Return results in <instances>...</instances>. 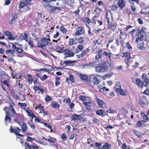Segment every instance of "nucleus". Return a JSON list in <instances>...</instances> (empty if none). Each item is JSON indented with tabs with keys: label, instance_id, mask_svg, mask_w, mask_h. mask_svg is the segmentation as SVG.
<instances>
[{
	"label": "nucleus",
	"instance_id": "obj_1",
	"mask_svg": "<svg viewBox=\"0 0 149 149\" xmlns=\"http://www.w3.org/2000/svg\"><path fill=\"white\" fill-rule=\"evenodd\" d=\"M3 110L5 112L6 114L5 118V121H7L8 120L10 122L12 120L11 116H13L14 115L17 114L13 106L12 105L9 107L6 106L3 108Z\"/></svg>",
	"mask_w": 149,
	"mask_h": 149
},
{
	"label": "nucleus",
	"instance_id": "obj_2",
	"mask_svg": "<svg viewBox=\"0 0 149 149\" xmlns=\"http://www.w3.org/2000/svg\"><path fill=\"white\" fill-rule=\"evenodd\" d=\"M65 47L63 45H62L61 47L60 48L58 47V48H56V50L57 49H59V50L56 51V52L60 53L64 52V55L65 56L64 57V59H66L68 57H73L75 54L74 52L69 49H64Z\"/></svg>",
	"mask_w": 149,
	"mask_h": 149
},
{
	"label": "nucleus",
	"instance_id": "obj_3",
	"mask_svg": "<svg viewBox=\"0 0 149 149\" xmlns=\"http://www.w3.org/2000/svg\"><path fill=\"white\" fill-rule=\"evenodd\" d=\"M106 20L107 22L108 29L114 32L116 25L114 23L112 24V16L110 10H108L106 11Z\"/></svg>",
	"mask_w": 149,
	"mask_h": 149
},
{
	"label": "nucleus",
	"instance_id": "obj_4",
	"mask_svg": "<svg viewBox=\"0 0 149 149\" xmlns=\"http://www.w3.org/2000/svg\"><path fill=\"white\" fill-rule=\"evenodd\" d=\"M50 41L49 34H47L45 37L42 38L41 40L38 42L37 47L45 49L46 46L50 43Z\"/></svg>",
	"mask_w": 149,
	"mask_h": 149
},
{
	"label": "nucleus",
	"instance_id": "obj_5",
	"mask_svg": "<svg viewBox=\"0 0 149 149\" xmlns=\"http://www.w3.org/2000/svg\"><path fill=\"white\" fill-rule=\"evenodd\" d=\"M121 56L122 57H125L124 62L126 64V68H128L130 64V54L129 52H123L122 53Z\"/></svg>",
	"mask_w": 149,
	"mask_h": 149
},
{
	"label": "nucleus",
	"instance_id": "obj_6",
	"mask_svg": "<svg viewBox=\"0 0 149 149\" xmlns=\"http://www.w3.org/2000/svg\"><path fill=\"white\" fill-rule=\"evenodd\" d=\"M14 128V129L12 127L10 129V132L11 133H14L16 135L20 137L23 136V135H22L19 133L21 131V130L18 127H15Z\"/></svg>",
	"mask_w": 149,
	"mask_h": 149
},
{
	"label": "nucleus",
	"instance_id": "obj_7",
	"mask_svg": "<svg viewBox=\"0 0 149 149\" xmlns=\"http://www.w3.org/2000/svg\"><path fill=\"white\" fill-rule=\"evenodd\" d=\"M84 33V28L81 26H78L76 28L75 33L74 34L76 36H79L83 35Z\"/></svg>",
	"mask_w": 149,
	"mask_h": 149
},
{
	"label": "nucleus",
	"instance_id": "obj_8",
	"mask_svg": "<svg viewBox=\"0 0 149 149\" xmlns=\"http://www.w3.org/2000/svg\"><path fill=\"white\" fill-rule=\"evenodd\" d=\"M97 104L100 108L102 109H106L107 108V107L106 106V104L102 100L100 99L97 98Z\"/></svg>",
	"mask_w": 149,
	"mask_h": 149
},
{
	"label": "nucleus",
	"instance_id": "obj_9",
	"mask_svg": "<svg viewBox=\"0 0 149 149\" xmlns=\"http://www.w3.org/2000/svg\"><path fill=\"white\" fill-rule=\"evenodd\" d=\"M36 145L31 144L30 145L27 142L25 143V149H38L40 147L35 144Z\"/></svg>",
	"mask_w": 149,
	"mask_h": 149
},
{
	"label": "nucleus",
	"instance_id": "obj_10",
	"mask_svg": "<svg viewBox=\"0 0 149 149\" xmlns=\"http://www.w3.org/2000/svg\"><path fill=\"white\" fill-rule=\"evenodd\" d=\"M139 103L142 107H144L148 105L149 102L147 101L146 97L144 95H143L142 97L140 100Z\"/></svg>",
	"mask_w": 149,
	"mask_h": 149
},
{
	"label": "nucleus",
	"instance_id": "obj_11",
	"mask_svg": "<svg viewBox=\"0 0 149 149\" xmlns=\"http://www.w3.org/2000/svg\"><path fill=\"white\" fill-rule=\"evenodd\" d=\"M95 71L97 72H105L106 68L103 66H97L95 67Z\"/></svg>",
	"mask_w": 149,
	"mask_h": 149
},
{
	"label": "nucleus",
	"instance_id": "obj_12",
	"mask_svg": "<svg viewBox=\"0 0 149 149\" xmlns=\"http://www.w3.org/2000/svg\"><path fill=\"white\" fill-rule=\"evenodd\" d=\"M80 76L82 80H83L87 83H89L91 82V80L89 78H88V77L84 74H80Z\"/></svg>",
	"mask_w": 149,
	"mask_h": 149
},
{
	"label": "nucleus",
	"instance_id": "obj_13",
	"mask_svg": "<svg viewBox=\"0 0 149 149\" xmlns=\"http://www.w3.org/2000/svg\"><path fill=\"white\" fill-rule=\"evenodd\" d=\"M63 102H65L66 103H68V104L70 106V108L71 109V110L73 107L74 106V103L72 102H70L71 100L70 98L67 99L66 98H65L63 100Z\"/></svg>",
	"mask_w": 149,
	"mask_h": 149
},
{
	"label": "nucleus",
	"instance_id": "obj_14",
	"mask_svg": "<svg viewBox=\"0 0 149 149\" xmlns=\"http://www.w3.org/2000/svg\"><path fill=\"white\" fill-rule=\"evenodd\" d=\"M117 4L120 10H122L125 6V3L123 0H119L117 2Z\"/></svg>",
	"mask_w": 149,
	"mask_h": 149
},
{
	"label": "nucleus",
	"instance_id": "obj_15",
	"mask_svg": "<svg viewBox=\"0 0 149 149\" xmlns=\"http://www.w3.org/2000/svg\"><path fill=\"white\" fill-rule=\"evenodd\" d=\"M49 139H47L44 136H42V139L43 140L48 141L50 143H54L57 141L56 139L55 138H54L52 137H50L49 136Z\"/></svg>",
	"mask_w": 149,
	"mask_h": 149
},
{
	"label": "nucleus",
	"instance_id": "obj_16",
	"mask_svg": "<svg viewBox=\"0 0 149 149\" xmlns=\"http://www.w3.org/2000/svg\"><path fill=\"white\" fill-rule=\"evenodd\" d=\"M102 49H100L97 52V54L95 56V58L96 60H98L99 59L102 58Z\"/></svg>",
	"mask_w": 149,
	"mask_h": 149
},
{
	"label": "nucleus",
	"instance_id": "obj_17",
	"mask_svg": "<svg viewBox=\"0 0 149 149\" xmlns=\"http://www.w3.org/2000/svg\"><path fill=\"white\" fill-rule=\"evenodd\" d=\"M28 35L26 33H24V36L23 35H21L18 38L19 40L20 41H22L23 40H24L26 41L28 40Z\"/></svg>",
	"mask_w": 149,
	"mask_h": 149
},
{
	"label": "nucleus",
	"instance_id": "obj_18",
	"mask_svg": "<svg viewBox=\"0 0 149 149\" xmlns=\"http://www.w3.org/2000/svg\"><path fill=\"white\" fill-rule=\"evenodd\" d=\"M11 70L12 71V76H13V78H15L16 79H21V75H20L18 73H16V74L14 75L13 70V69H11ZM21 79L22 80V78H21Z\"/></svg>",
	"mask_w": 149,
	"mask_h": 149
},
{
	"label": "nucleus",
	"instance_id": "obj_19",
	"mask_svg": "<svg viewBox=\"0 0 149 149\" xmlns=\"http://www.w3.org/2000/svg\"><path fill=\"white\" fill-rule=\"evenodd\" d=\"M0 76L1 77V80L3 81L6 80L9 78L10 77L8 75L4 72V73L0 75Z\"/></svg>",
	"mask_w": 149,
	"mask_h": 149
},
{
	"label": "nucleus",
	"instance_id": "obj_20",
	"mask_svg": "<svg viewBox=\"0 0 149 149\" xmlns=\"http://www.w3.org/2000/svg\"><path fill=\"white\" fill-rule=\"evenodd\" d=\"M77 61H72L71 60H66L64 61L63 65H65L64 66H68L70 64L76 62Z\"/></svg>",
	"mask_w": 149,
	"mask_h": 149
},
{
	"label": "nucleus",
	"instance_id": "obj_21",
	"mask_svg": "<svg viewBox=\"0 0 149 149\" xmlns=\"http://www.w3.org/2000/svg\"><path fill=\"white\" fill-rule=\"evenodd\" d=\"M72 119L73 120H78L82 119V117L77 114H74L72 116Z\"/></svg>",
	"mask_w": 149,
	"mask_h": 149
},
{
	"label": "nucleus",
	"instance_id": "obj_22",
	"mask_svg": "<svg viewBox=\"0 0 149 149\" xmlns=\"http://www.w3.org/2000/svg\"><path fill=\"white\" fill-rule=\"evenodd\" d=\"M111 145L108 143H106L103 145L100 149H111Z\"/></svg>",
	"mask_w": 149,
	"mask_h": 149
},
{
	"label": "nucleus",
	"instance_id": "obj_23",
	"mask_svg": "<svg viewBox=\"0 0 149 149\" xmlns=\"http://www.w3.org/2000/svg\"><path fill=\"white\" fill-rule=\"evenodd\" d=\"M104 112H105V109L97 110L95 111L96 114L98 116H102Z\"/></svg>",
	"mask_w": 149,
	"mask_h": 149
},
{
	"label": "nucleus",
	"instance_id": "obj_24",
	"mask_svg": "<svg viewBox=\"0 0 149 149\" xmlns=\"http://www.w3.org/2000/svg\"><path fill=\"white\" fill-rule=\"evenodd\" d=\"M91 103L90 102H88L87 103L84 102H83V104L85 105L87 110H88V111H91V106L90 105L88 104Z\"/></svg>",
	"mask_w": 149,
	"mask_h": 149
},
{
	"label": "nucleus",
	"instance_id": "obj_25",
	"mask_svg": "<svg viewBox=\"0 0 149 149\" xmlns=\"http://www.w3.org/2000/svg\"><path fill=\"white\" fill-rule=\"evenodd\" d=\"M21 127L22 131L23 132H25L26 131L27 129V127L26 124L25 123L23 122V123Z\"/></svg>",
	"mask_w": 149,
	"mask_h": 149
},
{
	"label": "nucleus",
	"instance_id": "obj_26",
	"mask_svg": "<svg viewBox=\"0 0 149 149\" xmlns=\"http://www.w3.org/2000/svg\"><path fill=\"white\" fill-rule=\"evenodd\" d=\"M11 17V19L9 22V24H11L13 22L16 21L17 18V16L16 15H14L13 14L12 15Z\"/></svg>",
	"mask_w": 149,
	"mask_h": 149
},
{
	"label": "nucleus",
	"instance_id": "obj_27",
	"mask_svg": "<svg viewBox=\"0 0 149 149\" xmlns=\"http://www.w3.org/2000/svg\"><path fill=\"white\" fill-rule=\"evenodd\" d=\"M132 82H133L134 83H136L137 85L139 87H141L142 86V81L141 80H140L139 79H135V81H132Z\"/></svg>",
	"mask_w": 149,
	"mask_h": 149
},
{
	"label": "nucleus",
	"instance_id": "obj_28",
	"mask_svg": "<svg viewBox=\"0 0 149 149\" xmlns=\"http://www.w3.org/2000/svg\"><path fill=\"white\" fill-rule=\"evenodd\" d=\"M91 50L89 48V47L87 48L86 49H85L84 51H82L81 52L83 56H85L87 55L88 53H89L91 52Z\"/></svg>",
	"mask_w": 149,
	"mask_h": 149
},
{
	"label": "nucleus",
	"instance_id": "obj_29",
	"mask_svg": "<svg viewBox=\"0 0 149 149\" xmlns=\"http://www.w3.org/2000/svg\"><path fill=\"white\" fill-rule=\"evenodd\" d=\"M81 20L84 23L89 24L91 21L88 17H84Z\"/></svg>",
	"mask_w": 149,
	"mask_h": 149
},
{
	"label": "nucleus",
	"instance_id": "obj_30",
	"mask_svg": "<svg viewBox=\"0 0 149 149\" xmlns=\"http://www.w3.org/2000/svg\"><path fill=\"white\" fill-rule=\"evenodd\" d=\"M10 79L9 78L6 80H4L3 81H1V82L2 83L5 85H6L7 87L9 88L10 87V84H9V81L10 80Z\"/></svg>",
	"mask_w": 149,
	"mask_h": 149
},
{
	"label": "nucleus",
	"instance_id": "obj_31",
	"mask_svg": "<svg viewBox=\"0 0 149 149\" xmlns=\"http://www.w3.org/2000/svg\"><path fill=\"white\" fill-rule=\"evenodd\" d=\"M144 43L143 42L138 44L137 47L138 49L141 50H144L146 49L144 47Z\"/></svg>",
	"mask_w": 149,
	"mask_h": 149
},
{
	"label": "nucleus",
	"instance_id": "obj_32",
	"mask_svg": "<svg viewBox=\"0 0 149 149\" xmlns=\"http://www.w3.org/2000/svg\"><path fill=\"white\" fill-rule=\"evenodd\" d=\"M27 76L28 78L27 79V81L29 84H31L33 82V79L31 75L30 74H28Z\"/></svg>",
	"mask_w": 149,
	"mask_h": 149
},
{
	"label": "nucleus",
	"instance_id": "obj_33",
	"mask_svg": "<svg viewBox=\"0 0 149 149\" xmlns=\"http://www.w3.org/2000/svg\"><path fill=\"white\" fill-rule=\"evenodd\" d=\"M50 7L52 8L50 10V11L52 12H54L56 10H61V8L59 7L52 6H50Z\"/></svg>",
	"mask_w": 149,
	"mask_h": 149
},
{
	"label": "nucleus",
	"instance_id": "obj_34",
	"mask_svg": "<svg viewBox=\"0 0 149 149\" xmlns=\"http://www.w3.org/2000/svg\"><path fill=\"white\" fill-rule=\"evenodd\" d=\"M120 39L123 40L126 38L127 35L124 33L122 32L121 31H120Z\"/></svg>",
	"mask_w": 149,
	"mask_h": 149
},
{
	"label": "nucleus",
	"instance_id": "obj_35",
	"mask_svg": "<svg viewBox=\"0 0 149 149\" xmlns=\"http://www.w3.org/2000/svg\"><path fill=\"white\" fill-rule=\"evenodd\" d=\"M93 83L95 85L98 84L100 82L99 79L96 77L93 78Z\"/></svg>",
	"mask_w": 149,
	"mask_h": 149
},
{
	"label": "nucleus",
	"instance_id": "obj_36",
	"mask_svg": "<svg viewBox=\"0 0 149 149\" xmlns=\"http://www.w3.org/2000/svg\"><path fill=\"white\" fill-rule=\"evenodd\" d=\"M102 10L97 7L95 8L94 10V12L97 14H100L102 13Z\"/></svg>",
	"mask_w": 149,
	"mask_h": 149
},
{
	"label": "nucleus",
	"instance_id": "obj_37",
	"mask_svg": "<svg viewBox=\"0 0 149 149\" xmlns=\"http://www.w3.org/2000/svg\"><path fill=\"white\" fill-rule=\"evenodd\" d=\"M18 105L20 106L22 108L26 107L27 106V104L26 103H22L19 102L18 103Z\"/></svg>",
	"mask_w": 149,
	"mask_h": 149
},
{
	"label": "nucleus",
	"instance_id": "obj_38",
	"mask_svg": "<svg viewBox=\"0 0 149 149\" xmlns=\"http://www.w3.org/2000/svg\"><path fill=\"white\" fill-rule=\"evenodd\" d=\"M111 54H112L110 52L109 53H108L106 51L102 53V54L103 55L106 56L107 57V58H109V59H111Z\"/></svg>",
	"mask_w": 149,
	"mask_h": 149
},
{
	"label": "nucleus",
	"instance_id": "obj_39",
	"mask_svg": "<svg viewBox=\"0 0 149 149\" xmlns=\"http://www.w3.org/2000/svg\"><path fill=\"white\" fill-rule=\"evenodd\" d=\"M23 117V115L22 114H21L20 113H19L16 116V118L17 119H14V121L15 122H17L18 119L19 120L20 118H22Z\"/></svg>",
	"mask_w": 149,
	"mask_h": 149
},
{
	"label": "nucleus",
	"instance_id": "obj_40",
	"mask_svg": "<svg viewBox=\"0 0 149 149\" xmlns=\"http://www.w3.org/2000/svg\"><path fill=\"white\" fill-rule=\"evenodd\" d=\"M37 108H38L40 110V113H42V112H43V110L44 109V107L41 106L40 104L37 105Z\"/></svg>",
	"mask_w": 149,
	"mask_h": 149
},
{
	"label": "nucleus",
	"instance_id": "obj_41",
	"mask_svg": "<svg viewBox=\"0 0 149 149\" xmlns=\"http://www.w3.org/2000/svg\"><path fill=\"white\" fill-rule=\"evenodd\" d=\"M145 29V28H142L139 32L140 34H141V36H142L144 37L146 35V33L144 31V29Z\"/></svg>",
	"mask_w": 149,
	"mask_h": 149
},
{
	"label": "nucleus",
	"instance_id": "obj_42",
	"mask_svg": "<svg viewBox=\"0 0 149 149\" xmlns=\"http://www.w3.org/2000/svg\"><path fill=\"white\" fill-rule=\"evenodd\" d=\"M88 27V31H87L88 35V36L90 37H91L93 36V33L91 31V28L90 26H89Z\"/></svg>",
	"mask_w": 149,
	"mask_h": 149
},
{
	"label": "nucleus",
	"instance_id": "obj_43",
	"mask_svg": "<svg viewBox=\"0 0 149 149\" xmlns=\"http://www.w3.org/2000/svg\"><path fill=\"white\" fill-rule=\"evenodd\" d=\"M98 17V16L95 15L92 18V23L95 24H96V19Z\"/></svg>",
	"mask_w": 149,
	"mask_h": 149
},
{
	"label": "nucleus",
	"instance_id": "obj_44",
	"mask_svg": "<svg viewBox=\"0 0 149 149\" xmlns=\"http://www.w3.org/2000/svg\"><path fill=\"white\" fill-rule=\"evenodd\" d=\"M143 37H144L142 36H141V35L140 36H138L136 38L135 40L136 42L138 43L143 39Z\"/></svg>",
	"mask_w": 149,
	"mask_h": 149
},
{
	"label": "nucleus",
	"instance_id": "obj_45",
	"mask_svg": "<svg viewBox=\"0 0 149 149\" xmlns=\"http://www.w3.org/2000/svg\"><path fill=\"white\" fill-rule=\"evenodd\" d=\"M55 79V86H58L60 85V84L59 81V80H60V78L59 77H56Z\"/></svg>",
	"mask_w": 149,
	"mask_h": 149
},
{
	"label": "nucleus",
	"instance_id": "obj_46",
	"mask_svg": "<svg viewBox=\"0 0 149 149\" xmlns=\"http://www.w3.org/2000/svg\"><path fill=\"white\" fill-rule=\"evenodd\" d=\"M74 44H75V43H74V39L72 38H70L69 40V45L71 46Z\"/></svg>",
	"mask_w": 149,
	"mask_h": 149
},
{
	"label": "nucleus",
	"instance_id": "obj_47",
	"mask_svg": "<svg viewBox=\"0 0 149 149\" xmlns=\"http://www.w3.org/2000/svg\"><path fill=\"white\" fill-rule=\"evenodd\" d=\"M52 106L53 107L55 108H59V104L55 101L53 102Z\"/></svg>",
	"mask_w": 149,
	"mask_h": 149
},
{
	"label": "nucleus",
	"instance_id": "obj_48",
	"mask_svg": "<svg viewBox=\"0 0 149 149\" xmlns=\"http://www.w3.org/2000/svg\"><path fill=\"white\" fill-rule=\"evenodd\" d=\"M133 133H134L138 137H140L141 135V133L135 130H134L133 132Z\"/></svg>",
	"mask_w": 149,
	"mask_h": 149
},
{
	"label": "nucleus",
	"instance_id": "obj_49",
	"mask_svg": "<svg viewBox=\"0 0 149 149\" xmlns=\"http://www.w3.org/2000/svg\"><path fill=\"white\" fill-rule=\"evenodd\" d=\"M60 30L62 31L63 33L64 34H65L67 31V30L66 29H65V28L64 27V26H61L60 27Z\"/></svg>",
	"mask_w": 149,
	"mask_h": 149
},
{
	"label": "nucleus",
	"instance_id": "obj_50",
	"mask_svg": "<svg viewBox=\"0 0 149 149\" xmlns=\"http://www.w3.org/2000/svg\"><path fill=\"white\" fill-rule=\"evenodd\" d=\"M15 51L19 53H21L23 52V50L22 48L18 47L17 48Z\"/></svg>",
	"mask_w": 149,
	"mask_h": 149
},
{
	"label": "nucleus",
	"instance_id": "obj_51",
	"mask_svg": "<svg viewBox=\"0 0 149 149\" xmlns=\"http://www.w3.org/2000/svg\"><path fill=\"white\" fill-rule=\"evenodd\" d=\"M33 83L34 85H37L39 84V81L37 78H36V77H35L33 79Z\"/></svg>",
	"mask_w": 149,
	"mask_h": 149
},
{
	"label": "nucleus",
	"instance_id": "obj_52",
	"mask_svg": "<svg viewBox=\"0 0 149 149\" xmlns=\"http://www.w3.org/2000/svg\"><path fill=\"white\" fill-rule=\"evenodd\" d=\"M6 53L9 54V53L10 54H14V51L13 50H11V49H8L6 51Z\"/></svg>",
	"mask_w": 149,
	"mask_h": 149
},
{
	"label": "nucleus",
	"instance_id": "obj_53",
	"mask_svg": "<svg viewBox=\"0 0 149 149\" xmlns=\"http://www.w3.org/2000/svg\"><path fill=\"white\" fill-rule=\"evenodd\" d=\"M26 113L28 114V116L31 117V116L33 112L31 110H26Z\"/></svg>",
	"mask_w": 149,
	"mask_h": 149
},
{
	"label": "nucleus",
	"instance_id": "obj_54",
	"mask_svg": "<svg viewBox=\"0 0 149 149\" xmlns=\"http://www.w3.org/2000/svg\"><path fill=\"white\" fill-rule=\"evenodd\" d=\"M78 42L79 43L82 44L84 42V40L82 37H79L78 38Z\"/></svg>",
	"mask_w": 149,
	"mask_h": 149
},
{
	"label": "nucleus",
	"instance_id": "obj_55",
	"mask_svg": "<svg viewBox=\"0 0 149 149\" xmlns=\"http://www.w3.org/2000/svg\"><path fill=\"white\" fill-rule=\"evenodd\" d=\"M61 138L64 141H66L67 140V135L65 133H63L61 135Z\"/></svg>",
	"mask_w": 149,
	"mask_h": 149
},
{
	"label": "nucleus",
	"instance_id": "obj_56",
	"mask_svg": "<svg viewBox=\"0 0 149 149\" xmlns=\"http://www.w3.org/2000/svg\"><path fill=\"white\" fill-rule=\"evenodd\" d=\"M35 122L40 123H44V121H41V119L38 117H36L35 119Z\"/></svg>",
	"mask_w": 149,
	"mask_h": 149
},
{
	"label": "nucleus",
	"instance_id": "obj_57",
	"mask_svg": "<svg viewBox=\"0 0 149 149\" xmlns=\"http://www.w3.org/2000/svg\"><path fill=\"white\" fill-rule=\"evenodd\" d=\"M9 40H13L15 39V38L13 37V36L10 33L9 37L7 38Z\"/></svg>",
	"mask_w": 149,
	"mask_h": 149
},
{
	"label": "nucleus",
	"instance_id": "obj_58",
	"mask_svg": "<svg viewBox=\"0 0 149 149\" xmlns=\"http://www.w3.org/2000/svg\"><path fill=\"white\" fill-rule=\"evenodd\" d=\"M43 124L46 127H47L49 129L52 131V126L49 124L45 123L44 122Z\"/></svg>",
	"mask_w": 149,
	"mask_h": 149
},
{
	"label": "nucleus",
	"instance_id": "obj_59",
	"mask_svg": "<svg viewBox=\"0 0 149 149\" xmlns=\"http://www.w3.org/2000/svg\"><path fill=\"white\" fill-rule=\"evenodd\" d=\"M105 112L109 113H114V111L111 108H110L108 110H105Z\"/></svg>",
	"mask_w": 149,
	"mask_h": 149
},
{
	"label": "nucleus",
	"instance_id": "obj_60",
	"mask_svg": "<svg viewBox=\"0 0 149 149\" xmlns=\"http://www.w3.org/2000/svg\"><path fill=\"white\" fill-rule=\"evenodd\" d=\"M45 99L46 102H48L51 100V97L50 96L47 95L46 97L45 98Z\"/></svg>",
	"mask_w": 149,
	"mask_h": 149
},
{
	"label": "nucleus",
	"instance_id": "obj_61",
	"mask_svg": "<svg viewBox=\"0 0 149 149\" xmlns=\"http://www.w3.org/2000/svg\"><path fill=\"white\" fill-rule=\"evenodd\" d=\"M70 128H71L70 126L69 125H67L66 126V127L65 128V129L66 130H67V131L66 132V133L67 134L69 133Z\"/></svg>",
	"mask_w": 149,
	"mask_h": 149
},
{
	"label": "nucleus",
	"instance_id": "obj_62",
	"mask_svg": "<svg viewBox=\"0 0 149 149\" xmlns=\"http://www.w3.org/2000/svg\"><path fill=\"white\" fill-rule=\"evenodd\" d=\"M115 91L116 93H124L123 92H122V89H120L118 88H116L115 89Z\"/></svg>",
	"mask_w": 149,
	"mask_h": 149
},
{
	"label": "nucleus",
	"instance_id": "obj_63",
	"mask_svg": "<svg viewBox=\"0 0 149 149\" xmlns=\"http://www.w3.org/2000/svg\"><path fill=\"white\" fill-rule=\"evenodd\" d=\"M26 5L25 3L23 2L20 3L19 6V8H23Z\"/></svg>",
	"mask_w": 149,
	"mask_h": 149
},
{
	"label": "nucleus",
	"instance_id": "obj_64",
	"mask_svg": "<svg viewBox=\"0 0 149 149\" xmlns=\"http://www.w3.org/2000/svg\"><path fill=\"white\" fill-rule=\"evenodd\" d=\"M141 116L143 118L146 120H148V118L147 117V116L144 113H142L141 114Z\"/></svg>",
	"mask_w": 149,
	"mask_h": 149
}]
</instances>
